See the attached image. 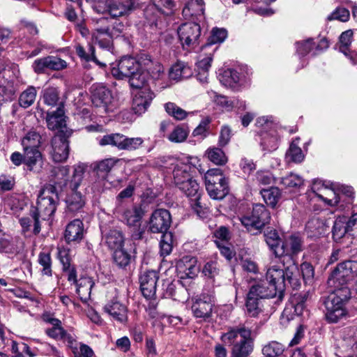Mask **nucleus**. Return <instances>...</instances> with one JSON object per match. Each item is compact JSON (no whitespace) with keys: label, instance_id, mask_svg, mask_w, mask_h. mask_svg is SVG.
Instances as JSON below:
<instances>
[{"label":"nucleus","instance_id":"nucleus-9","mask_svg":"<svg viewBox=\"0 0 357 357\" xmlns=\"http://www.w3.org/2000/svg\"><path fill=\"white\" fill-rule=\"evenodd\" d=\"M84 170L85 167L84 165H79L75 167L72 192L67 196L66 199L68 208L73 212L81 209L85 203L81 193L77 191V188L82 181Z\"/></svg>","mask_w":357,"mask_h":357},{"label":"nucleus","instance_id":"nucleus-18","mask_svg":"<svg viewBox=\"0 0 357 357\" xmlns=\"http://www.w3.org/2000/svg\"><path fill=\"white\" fill-rule=\"evenodd\" d=\"M154 93L150 88H144L138 91L134 96L132 108L135 114H142L144 113L149 107Z\"/></svg>","mask_w":357,"mask_h":357},{"label":"nucleus","instance_id":"nucleus-31","mask_svg":"<svg viewBox=\"0 0 357 357\" xmlns=\"http://www.w3.org/2000/svg\"><path fill=\"white\" fill-rule=\"evenodd\" d=\"M204 156L216 165H224L228 160L225 152L221 149L215 146L209 147L206 151Z\"/></svg>","mask_w":357,"mask_h":357},{"label":"nucleus","instance_id":"nucleus-32","mask_svg":"<svg viewBox=\"0 0 357 357\" xmlns=\"http://www.w3.org/2000/svg\"><path fill=\"white\" fill-rule=\"evenodd\" d=\"M127 77H129V84L132 88L139 89V91L144 88H149L146 85L148 73L140 70L139 68Z\"/></svg>","mask_w":357,"mask_h":357},{"label":"nucleus","instance_id":"nucleus-47","mask_svg":"<svg viewBox=\"0 0 357 357\" xmlns=\"http://www.w3.org/2000/svg\"><path fill=\"white\" fill-rule=\"evenodd\" d=\"M36 97V89L33 86L28 87L24 91L19 98V103L21 107L27 108L33 104Z\"/></svg>","mask_w":357,"mask_h":357},{"label":"nucleus","instance_id":"nucleus-30","mask_svg":"<svg viewBox=\"0 0 357 357\" xmlns=\"http://www.w3.org/2000/svg\"><path fill=\"white\" fill-rule=\"evenodd\" d=\"M190 169L191 167L188 164L181 162L176 165L173 171V177L176 186L179 185L178 180L183 183L193 179L190 174Z\"/></svg>","mask_w":357,"mask_h":357},{"label":"nucleus","instance_id":"nucleus-49","mask_svg":"<svg viewBox=\"0 0 357 357\" xmlns=\"http://www.w3.org/2000/svg\"><path fill=\"white\" fill-rule=\"evenodd\" d=\"M151 77L155 81L159 82L160 89H165L169 86L167 83H165L163 80L166 78V74L164 71L163 66L160 64H155L149 71Z\"/></svg>","mask_w":357,"mask_h":357},{"label":"nucleus","instance_id":"nucleus-29","mask_svg":"<svg viewBox=\"0 0 357 357\" xmlns=\"http://www.w3.org/2000/svg\"><path fill=\"white\" fill-rule=\"evenodd\" d=\"M42 163V155L38 149H24V164L31 171L40 167Z\"/></svg>","mask_w":357,"mask_h":357},{"label":"nucleus","instance_id":"nucleus-24","mask_svg":"<svg viewBox=\"0 0 357 357\" xmlns=\"http://www.w3.org/2000/svg\"><path fill=\"white\" fill-rule=\"evenodd\" d=\"M47 128L50 130H60L58 133L63 134L66 127V120L63 106H59L56 111L48 112L46 117Z\"/></svg>","mask_w":357,"mask_h":357},{"label":"nucleus","instance_id":"nucleus-56","mask_svg":"<svg viewBox=\"0 0 357 357\" xmlns=\"http://www.w3.org/2000/svg\"><path fill=\"white\" fill-rule=\"evenodd\" d=\"M188 68L183 63L178 62L170 68L169 77L172 80H178L182 77H186V71Z\"/></svg>","mask_w":357,"mask_h":357},{"label":"nucleus","instance_id":"nucleus-46","mask_svg":"<svg viewBox=\"0 0 357 357\" xmlns=\"http://www.w3.org/2000/svg\"><path fill=\"white\" fill-rule=\"evenodd\" d=\"M142 214L143 212L140 208L134 207L126 210L123 213V218L128 225L135 226L141 220Z\"/></svg>","mask_w":357,"mask_h":357},{"label":"nucleus","instance_id":"nucleus-55","mask_svg":"<svg viewBox=\"0 0 357 357\" xmlns=\"http://www.w3.org/2000/svg\"><path fill=\"white\" fill-rule=\"evenodd\" d=\"M127 307L119 303L113 302V319L121 324H126L128 321Z\"/></svg>","mask_w":357,"mask_h":357},{"label":"nucleus","instance_id":"nucleus-40","mask_svg":"<svg viewBox=\"0 0 357 357\" xmlns=\"http://www.w3.org/2000/svg\"><path fill=\"white\" fill-rule=\"evenodd\" d=\"M91 99L92 102L96 106H101V105H106L107 100L110 94V91L105 89V86H98L93 87L91 89Z\"/></svg>","mask_w":357,"mask_h":357},{"label":"nucleus","instance_id":"nucleus-45","mask_svg":"<svg viewBox=\"0 0 357 357\" xmlns=\"http://www.w3.org/2000/svg\"><path fill=\"white\" fill-rule=\"evenodd\" d=\"M261 299L248 294L245 307L248 314L251 317H257L261 312Z\"/></svg>","mask_w":357,"mask_h":357},{"label":"nucleus","instance_id":"nucleus-44","mask_svg":"<svg viewBox=\"0 0 357 357\" xmlns=\"http://www.w3.org/2000/svg\"><path fill=\"white\" fill-rule=\"evenodd\" d=\"M260 192L266 204L272 207L276 205L280 196V190L275 187L262 189Z\"/></svg>","mask_w":357,"mask_h":357},{"label":"nucleus","instance_id":"nucleus-12","mask_svg":"<svg viewBox=\"0 0 357 357\" xmlns=\"http://www.w3.org/2000/svg\"><path fill=\"white\" fill-rule=\"evenodd\" d=\"M178 183L179 185L177 187L189 197L192 208L200 216L202 206L200 202L201 192L199 190V185L194 179L183 183L178 181Z\"/></svg>","mask_w":357,"mask_h":357},{"label":"nucleus","instance_id":"nucleus-28","mask_svg":"<svg viewBox=\"0 0 357 357\" xmlns=\"http://www.w3.org/2000/svg\"><path fill=\"white\" fill-rule=\"evenodd\" d=\"M39 215L34 211L31 212L28 217L22 218L20 220V225L22 227L24 233L29 231L33 227V233L38 234L40 231V226L39 222Z\"/></svg>","mask_w":357,"mask_h":357},{"label":"nucleus","instance_id":"nucleus-43","mask_svg":"<svg viewBox=\"0 0 357 357\" xmlns=\"http://www.w3.org/2000/svg\"><path fill=\"white\" fill-rule=\"evenodd\" d=\"M211 198L213 199H222L229 192L228 182L215 183L211 188H206Z\"/></svg>","mask_w":357,"mask_h":357},{"label":"nucleus","instance_id":"nucleus-5","mask_svg":"<svg viewBox=\"0 0 357 357\" xmlns=\"http://www.w3.org/2000/svg\"><path fill=\"white\" fill-rule=\"evenodd\" d=\"M59 202L56 188L52 185L45 186L40 192L35 210L42 220H48L55 212Z\"/></svg>","mask_w":357,"mask_h":357},{"label":"nucleus","instance_id":"nucleus-35","mask_svg":"<svg viewBox=\"0 0 357 357\" xmlns=\"http://www.w3.org/2000/svg\"><path fill=\"white\" fill-rule=\"evenodd\" d=\"M86 129L89 132L105 133L102 137L97 139L100 146H104L112 144V135L107 134L110 131L109 127L99 123L96 125L89 126L86 127Z\"/></svg>","mask_w":357,"mask_h":357},{"label":"nucleus","instance_id":"nucleus-22","mask_svg":"<svg viewBox=\"0 0 357 357\" xmlns=\"http://www.w3.org/2000/svg\"><path fill=\"white\" fill-rule=\"evenodd\" d=\"M203 0H190L183 9V15L187 20L200 21L204 18Z\"/></svg>","mask_w":357,"mask_h":357},{"label":"nucleus","instance_id":"nucleus-27","mask_svg":"<svg viewBox=\"0 0 357 357\" xmlns=\"http://www.w3.org/2000/svg\"><path fill=\"white\" fill-rule=\"evenodd\" d=\"M93 282L91 278L81 277L75 284L76 292L83 302H86L90 297Z\"/></svg>","mask_w":357,"mask_h":357},{"label":"nucleus","instance_id":"nucleus-64","mask_svg":"<svg viewBox=\"0 0 357 357\" xmlns=\"http://www.w3.org/2000/svg\"><path fill=\"white\" fill-rule=\"evenodd\" d=\"M44 102L49 106H54L59 100V92L56 88H48L43 94Z\"/></svg>","mask_w":357,"mask_h":357},{"label":"nucleus","instance_id":"nucleus-6","mask_svg":"<svg viewBox=\"0 0 357 357\" xmlns=\"http://www.w3.org/2000/svg\"><path fill=\"white\" fill-rule=\"evenodd\" d=\"M240 220L249 231H259L270 222L271 213L263 204H256L253 206L252 214L243 216Z\"/></svg>","mask_w":357,"mask_h":357},{"label":"nucleus","instance_id":"nucleus-41","mask_svg":"<svg viewBox=\"0 0 357 357\" xmlns=\"http://www.w3.org/2000/svg\"><path fill=\"white\" fill-rule=\"evenodd\" d=\"M41 143V137L36 131L29 132L22 139L23 149H38Z\"/></svg>","mask_w":357,"mask_h":357},{"label":"nucleus","instance_id":"nucleus-54","mask_svg":"<svg viewBox=\"0 0 357 357\" xmlns=\"http://www.w3.org/2000/svg\"><path fill=\"white\" fill-rule=\"evenodd\" d=\"M213 93L214 94L213 99L215 103L225 111H231L234 108L235 104L238 103L236 98L231 99L227 96L218 95L215 92H213Z\"/></svg>","mask_w":357,"mask_h":357},{"label":"nucleus","instance_id":"nucleus-34","mask_svg":"<svg viewBox=\"0 0 357 357\" xmlns=\"http://www.w3.org/2000/svg\"><path fill=\"white\" fill-rule=\"evenodd\" d=\"M206 188H211L215 183L227 182V179L222 174L220 169L214 168L208 169L204 174Z\"/></svg>","mask_w":357,"mask_h":357},{"label":"nucleus","instance_id":"nucleus-63","mask_svg":"<svg viewBox=\"0 0 357 357\" xmlns=\"http://www.w3.org/2000/svg\"><path fill=\"white\" fill-rule=\"evenodd\" d=\"M100 228L102 234L101 245L106 246L109 250L112 249V236L111 229L109 224L102 222L100 224Z\"/></svg>","mask_w":357,"mask_h":357},{"label":"nucleus","instance_id":"nucleus-8","mask_svg":"<svg viewBox=\"0 0 357 357\" xmlns=\"http://www.w3.org/2000/svg\"><path fill=\"white\" fill-rule=\"evenodd\" d=\"M303 241L299 234H293L287 237L284 241L279 248L275 250V257L280 259V262L285 265V259L297 255L303 250Z\"/></svg>","mask_w":357,"mask_h":357},{"label":"nucleus","instance_id":"nucleus-21","mask_svg":"<svg viewBox=\"0 0 357 357\" xmlns=\"http://www.w3.org/2000/svg\"><path fill=\"white\" fill-rule=\"evenodd\" d=\"M266 280L269 284H275L274 286L278 290V298L281 299L285 289L284 270L275 265L271 266L266 271Z\"/></svg>","mask_w":357,"mask_h":357},{"label":"nucleus","instance_id":"nucleus-2","mask_svg":"<svg viewBox=\"0 0 357 357\" xmlns=\"http://www.w3.org/2000/svg\"><path fill=\"white\" fill-rule=\"evenodd\" d=\"M250 336V331L241 328L231 329L224 333L221 336V340L225 344L233 345V357H246L252 350Z\"/></svg>","mask_w":357,"mask_h":357},{"label":"nucleus","instance_id":"nucleus-48","mask_svg":"<svg viewBox=\"0 0 357 357\" xmlns=\"http://www.w3.org/2000/svg\"><path fill=\"white\" fill-rule=\"evenodd\" d=\"M202 51L204 52L205 56L202 57V54L199 56V59L197 63V70L204 72L205 71L208 73L211 67V63L212 61L213 55L215 51V48L212 50L208 49L207 50H203L202 49Z\"/></svg>","mask_w":357,"mask_h":357},{"label":"nucleus","instance_id":"nucleus-20","mask_svg":"<svg viewBox=\"0 0 357 357\" xmlns=\"http://www.w3.org/2000/svg\"><path fill=\"white\" fill-rule=\"evenodd\" d=\"M111 22L108 18L102 17L98 21V27L93 33V38L102 48L109 47L112 34L109 32Z\"/></svg>","mask_w":357,"mask_h":357},{"label":"nucleus","instance_id":"nucleus-25","mask_svg":"<svg viewBox=\"0 0 357 357\" xmlns=\"http://www.w3.org/2000/svg\"><path fill=\"white\" fill-rule=\"evenodd\" d=\"M284 266L285 286L287 283L289 284L293 287H296L298 284V268L295 263L294 259L291 257H288V259H285V265L282 264Z\"/></svg>","mask_w":357,"mask_h":357},{"label":"nucleus","instance_id":"nucleus-11","mask_svg":"<svg viewBox=\"0 0 357 357\" xmlns=\"http://www.w3.org/2000/svg\"><path fill=\"white\" fill-rule=\"evenodd\" d=\"M171 224L172 216L169 211L158 208L152 213L148 222V228L153 234H161L168 231Z\"/></svg>","mask_w":357,"mask_h":357},{"label":"nucleus","instance_id":"nucleus-52","mask_svg":"<svg viewBox=\"0 0 357 357\" xmlns=\"http://www.w3.org/2000/svg\"><path fill=\"white\" fill-rule=\"evenodd\" d=\"M323 190L324 192L319 194V198L329 206H335L339 203L340 197L333 188L328 187Z\"/></svg>","mask_w":357,"mask_h":357},{"label":"nucleus","instance_id":"nucleus-36","mask_svg":"<svg viewBox=\"0 0 357 357\" xmlns=\"http://www.w3.org/2000/svg\"><path fill=\"white\" fill-rule=\"evenodd\" d=\"M241 77L240 74L234 69L227 68L220 75V82L231 88L236 86L240 82Z\"/></svg>","mask_w":357,"mask_h":357},{"label":"nucleus","instance_id":"nucleus-3","mask_svg":"<svg viewBox=\"0 0 357 357\" xmlns=\"http://www.w3.org/2000/svg\"><path fill=\"white\" fill-rule=\"evenodd\" d=\"M256 125L260 128V146L262 151L272 152L278 149L280 135L277 130V124L273 116H261L256 121Z\"/></svg>","mask_w":357,"mask_h":357},{"label":"nucleus","instance_id":"nucleus-38","mask_svg":"<svg viewBox=\"0 0 357 357\" xmlns=\"http://www.w3.org/2000/svg\"><path fill=\"white\" fill-rule=\"evenodd\" d=\"M227 36V31L225 29L214 28L208 39V43L202 47L203 50H212L213 45L222 43Z\"/></svg>","mask_w":357,"mask_h":357},{"label":"nucleus","instance_id":"nucleus-58","mask_svg":"<svg viewBox=\"0 0 357 357\" xmlns=\"http://www.w3.org/2000/svg\"><path fill=\"white\" fill-rule=\"evenodd\" d=\"M220 272V266L214 261L206 262L202 268L204 275L211 280H214L216 276L219 275Z\"/></svg>","mask_w":357,"mask_h":357},{"label":"nucleus","instance_id":"nucleus-4","mask_svg":"<svg viewBox=\"0 0 357 357\" xmlns=\"http://www.w3.org/2000/svg\"><path fill=\"white\" fill-rule=\"evenodd\" d=\"M357 276V261L347 260L337 264L328 278V284L333 289L348 287L347 283Z\"/></svg>","mask_w":357,"mask_h":357},{"label":"nucleus","instance_id":"nucleus-62","mask_svg":"<svg viewBox=\"0 0 357 357\" xmlns=\"http://www.w3.org/2000/svg\"><path fill=\"white\" fill-rule=\"evenodd\" d=\"M296 45V52L301 56L307 55L315 47V44L311 38H309L306 40L297 42Z\"/></svg>","mask_w":357,"mask_h":357},{"label":"nucleus","instance_id":"nucleus-1","mask_svg":"<svg viewBox=\"0 0 357 357\" xmlns=\"http://www.w3.org/2000/svg\"><path fill=\"white\" fill-rule=\"evenodd\" d=\"M350 294L348 287L333 289V292L326 298V318L329 322L336 323L346 315L344 304Z\"/></svg>","mask_w":357,"mask_h":357},{"label":"nucleus","instance_id":"nucleus-17","mask_svg":"<svg viewBox=\"0 0 357 357\" xmlns=\"http://www.w3.org/2000/svg\"><path fill=\"white\" fill-rule=\"evenodd\" d=\"M274 285L266 279L260 280L251 286L248 293L259 299L273 298L278 295V290Z\"/></svg>","mask_w":357,"mask_h":357},{"label":"nucleus","instance_id":"nucleus-14","mask_svg":"<svg viewBox=\"0 0 357 357\" xmlns=\"http://www.w3.org/2000/svg\"><path fill=\"white\" fill-rule=\"evenodd\" d=\"M52 151L51 155L54 161L61 162L65 161L69 153V146L67 137L61 134L57 133L52 139Z\"/></svg>","mask_w":357,"mask_h":357},{"label":"nucleus","instance_id":"nucleus-57","mask_svg":"<svg viewBox=\"0 0 357 357\" xmlns=\"http://www.w3.org/2000/svg\"><path fill=\"white\" fill-rule=\"evenodd\" d=\"M263 354L270 357H277L284 351V347L278 342H271L262 349Z\"/></svg>","mask_w":357,"mask_h":357},{"label":"nucleus","instance_id":"nucleus-51","mask_svg":"<svg viewBox=\"0 0 357 357\" xmlns=\"http://www.w3.org/2000/svg\"><path fill=\"white\" fill-rule=\"evenodd\" d=\"M165 109L169 115L178 121L183 120L188 115V113L184 109L177 106L174 102H169L166 103L165 105Z\"/></svg>","mask_w":357,"mask_h":357},{"label":"nucleus","instance_id":"nucleus-15","mask_svg":"<svg viewBox=\"0 0 357 357\" xmlns=\"http://www.w3.org/2000/svg\"><path fill=\"white\" fill-rule=\"evenodd\" d=\"M123 237L122 234L119 231H113V259L116 264L121 267L124 268L128 265L130 256L123 248Z\"/></svg>","mask_w":357,"mask_h":357},{"label":"nucleus","instance_id":"nucleus-37","mask_svg":"<svg viewBox=\"0 0 357 357\" xmlns=\"http://www.w3.org/2000/svg\"><path fill=\"white\" fill-rule=\"evenodd\" d=\"M134 8L132 0H116L113 3V19L125 15Z\"/></svg>","mask_w":357,"mask_h":357},{"label":"nucleus","instance_id":"nucleus-13","mask_svg":"<svg viewBox=\"0 0 357 357\" xmlns=\"http://www.w3.org/2000/svg\"><path fill=\"white\" fill-rule=\"evenodd\" d=\"M24 243L17 236L4 234L0 236V253L13 258L24 252Z\"/></svg>","mask_w":357,"mask_h":357},{"label":"nucleus","instance_id":"nucleus-16","mask_svg":"<svg viewBox=\"0 0 357 357\" xmlns=\"http://www.w3.org/2000/svg\"><path fill=\"white\" fill-rule=\"evenodd\" d=\"M158 280V274L155 271H144L140 275V289L146 298L150 299L155 296Z\"/></svg>","mask_w":357,"mask_h":357},{"label":"nucleus","instance_id":"nucleus-50","mask_svg":"<svg viewBox=\"0 0 357 357\" xmlns=\"http://www.w3.org/2000/svg\"><path fill=\"white\" fill-rule=\"evenodd\" d=\"M185 269L183 270L185 275L189 278H195L199 272V267L197 265V259L195 257H185L182 260Z\"/></svg>","mask_w":357,"mask_h":357},{"label":"nucleus","instance_id":"nucleus-10","mask_svg":"<svg viewBox=\"0 0 357 357\" xmlns=\"http://www.w3.org/2000/svg\"><path fill=\"white\" fill-rule=\"evenodd\" d=\"M191 309L196 318L206 320L211 317L215 304L213 296L207 293H202L192 298Z\"/></svg>","mask_w":357,"mask_h":357},{"label":"nucleus","instance_id":"nucleus-7","mask_svg":"<svg viewBox=\"0 0 357 357\" xmlns=\"http://www.w3.org/2000/svg\"><path fill=\"white\" fill-rule=\"evenodd\" d=\"M178 35L184 49L192 50L199 44L201 28L197 22H186L178 29Z\"/></svg>","mask_w":357,"mask_h":357},{"label":"nucleus","instance_id":"nucleus-23","mask_svg":"<svg viewBox=\"0 0 357 357\" xmlns=\"http://www.w3.org/2000/svg\"><path fill=\"white\" fill-rule=\"evenodd\" d=\"M84 234L83 222L79 219H75L66 226L65 239L68 243L79 242L83 238Z\"/></svg>","mask_w":357,"mask_h":357},{"label":"nucleus","instance_id":"nucleus-60","mask_svg":"<svg viewBox=\"0 0 357 357\" xmlns=\"http://www.w3.org/2000/svg\"><path fill=\"white\" fill-rule=\"evenodd\" d=\"M323 222L317 218L310 219L305 225V229L310 236H317L321 233Z\"/></svg>","mask_w":357,"mask_h":357},{"label":"nucleus","instance_id":"nucleus-26","mask_svg":"<svg viewBox=\"0 0 357 357\" xmlns=\"http://www.w3.org/2000/svg\"><path fill=\"white\" fill-rule=\"evenodd\" d=\"M43 320L50 324L52 326L46 329V334L54 339L61 340L65 335V330L61 326V322L59 319L52 317L50 315L45 314Z\"/></svg>","mask_w":357,"mask_h":357},{"label":"nucleus","instance_id":"nucleus-42","mask_svg":"<svg viewBox=\"0 0 357 357\" xmlns=\"http://www.w3.org/2000/svg\"><path fill=\"white\" fill-rule=\"evenodd\" d=\"M304 183V180L298 174L290 173L281 179V184L287 189L297 190L300 188Z\"/></svg>","mask_w":357,"mask_h":357},{"label":"nucleus","instance_id":"nucleus-59","mask_svg":"<svg viewBox=\"0 0 357 357\" xmlns=\"http://www.w3.org/2000/svg\"><path fill=\"white\" fill-rule=\"evenodd\" d=\"M287 158L294 162H301L304 158L301 149L297 146L294 141L291 142L289 146L287 153Z\"/></svg>","mask_w":357,"mask_h":357},{"label":"nucleus","instance_id":"nucleus-61","mask_svg":"<svg viewBox=\"0 0 357 357\" xmlns=\"http://www.w3.org/2000/svg\"><path fill=\"white\" fill-rule=\"evenodd\" d=\"M352 38L353 31L351 29L344 31L340 36V51L344 55H347V50L352 42Z\"/></svg>","mask_w":357,"mask_h":357},{"label":"nucleus","instance_id":"nucleus-19","mask_svg":"<svg viewBox=\"0 0 357 357\" xmlns=\"http://www.w3.org/2000/svg\"><path fill=\"white\" fill-rule=\"evenodd\" d=\"M139 63L131 56H123L118 62L117 69L113 68V77L122 79L139 68Z\"/></svg>","mask_w":357,"mask_h":357},{"label":"nucleus","instance_id":"nucleus-39","mask_svg":"<svg viewBox=\"0 0 357 357\" xmlns=\"http://www.w3.org/2000/svg\"><path fill=\"white\" fill-rule=\"evenodd\" d=\"M350 231L347 225L346 217H339L334 222L333 227V237L335 241H340L343 237H347V233ZM347 238L349 236H347Z\"/></svg>","mask_w":357,"mask_h":357},{"label":"nucleus","instance_id":"nucleus-53","mask_svg":"<svg viewBox=\"0 0 357 357\" xmlns=\"http://www.w3.org/2000/svg\"><path fill=\"white\" fill-rule=\"evenodd\" d=\"M265 241L275 255V250L281 248L280 238L275 230H270L264 234Z\"/></svg>","mask_w":357,"mask_h":357},{"label":"nucleus","instance_id":"nucleus-33","mask_svg":"<svg viewBox=\"0 0 357 357\" xmlns=\"http://www.w3.org/2000/svg\"><path fill=\"white\" fill-rule=\"evenodd\" d=\"M93 169L100 179H107L112 170V159L105 158L95 162L93 164Z\"/></svg>","mask_w":357,"mask_h":357}]
</instances>
